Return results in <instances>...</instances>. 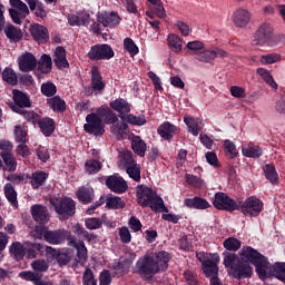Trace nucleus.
<instances>
[{"mask_svg":"<svg viewBox=\"0 0 285 285\" xmlns=\"http://www.w3.org/2000/svg\"><path fill=\"white\" fill-rule=\"evenodd\" d=\"M168 262H170V253L160 250L151 254H146L139 258L136 268L140 277L146 282H153V277L158 273H166L168 271Z\"/></svg>","mask_w":285,"mask_h":285,"instance_id":"f257e3e1","label":"nucleus"},{"mask_svg":"<svg viewBox=\"0 0 285 285\" xmlns=\"http://www.w3.org/2000/svg\"><path fill=\"white\" fill-rule=\"evenodd\" d=\"M137 204L141 208H150L154 213H168V207L164 204V198L153 190V187L147 185H138L136 187Z\"/></svg>","mask_w":285,"mask_h":285,"instance_id":"f03ea898","label":"nucleus"},{"mask_svg":"<svg viewBox=\"0 0 285 285\" xmlns=\"http://www.w3.org/2000/svg\"><path fill=\"white\" fill-rule=\"evenodd\" d=\"M239 257L242 262H246V264L255 266L258 277H262L263 273H266L265 271L268 265V258L259 253V250L250 246H246L240 249Z\"/></svg>","mask_w":285,"mask_h":285,"instance_id":"7ed1b4c3","label":"nucleus"},{"mask_svg":"<svg viewBox=\"0 0 285 285\" xmlns=\"http://www.w3.org/2000/svg\"><path fill=\"white\" fill-rule=\"evenodd\" d=\"M50 204L57 215H59V219L63 222L70 219V217H75V213H77V203L70 197H51Z\"/></svg>","mask_w":285,"mask_h":285,"instance_id":"20e7f679","label":"nucleus"},{"mask_svg":"<svg viewBox=\"0 0 285 285\" xmlns=\"http://www.w3.org/2000/svg\"><path fill=\"white\" fill-rule=\"evenodd\" d=\"M70 233L66 229L50 230L47 226L37 227V239H45L47 244L52 246H60V244H66Z\"/></svg>","mask_w":285,"mask_h":285,"instance_id":"39448f33","label":"nucleus"},{"mask_svg":"<svg viewBox=\"0 0 285 285\" xmlns=\"http://www.w3.org/2000/svg\"><path fill=\"white\" fill-rule=\"evenodd\" d=\"M115 57V50L108 43H97L90 47L87 59L89 61H110Z\"/></svg>","mask_w":285,"mask_h":285,"instance_id":"423d86ee","label":"nucleus"},{"mask_svg":"<svg viewBox=\"0 0 285 285\" xmlns=\"http://www.w3.org/2000/svg\"><path fill=\"white\" fill-rule=\"evenodd\" d=\"M238 210L247 217H259V214L264 210V202L257 196L247 197L244 204H239Z\"/></svg>","mask_w":285,"mask_h":285,"instance_id":"0eeeda50","label":"nucleus"},{"mask_svg":"<svg viewBox=\"0 0 285 285\" xmlns=\"http://www.w3.org/2000/svg\"><path fill=\"white\" fill-rule=\"evenodd\" d=\"M213 206L216 210H226L227 213L239 210V203L223 191L215 194Z\"/></svg>","mask_w":285,"mask_h":285,"instance_id":"6e6552de","label":"nucleus"},{"mask_svg":"<svg viewBox=\"0 0 285 285\" xmlns=\"http://www.w3.org/2000/svg\"><path fill=\"white\" fill-rule=\"evenodd\" d=\"M206 253L200 252L199 254H197L198 261L202 264V268H203V273L206 277H210L213 275H219V255L217 254H213L212 255V259L210 258H206Z\"/></svg>","mask_w":285,"mask_h":285,"instance_id":"1a4fd4ad","label":"nucleus"},{"mask_svg":"<svg viewBox=\"0 0 285 285\" xmlns=\"http://www.w3.org/2000/svg\"><path fill=\"white\" fill-rule=\"evenodd\" d=\"M87 124L83 125V129L88 135H95V137H99L106 132V127L101 118L92 112L86 116Z\"/></svg>","mask_w":285,"mask_h":285,"instance_id":"9d476101","label":"nucleus"},{"mask_svg":"<svg viewBox=\"0 0 285 285\" xmlns=\"http://www.w3.org/2000/svg\"><path fill=\"white\" fill-rule=\"evenodd\" d=\"M255 46H271L273 43V26L263 22L256 30L254 36Z\"/></svg>","mask_w":285,"mask_h":285,"instance_id":"9b49d317","label":"nucleus"},{"mask_svg":"<svg viewBox=\"0 0 285 285\" xmlns=\"http://www.w3.org/2000/svg\"><path fill=\"white\" fill-rule=\"evenodd\" d=\"M10 6L12 9L9 10L10 17L13 22L18 26H21V21L28 17L30 13V9H28V4L21 0H10Z\"/></svg>","mask_w":285,"mask_h":285,"instance_id":"f8f14e48","label":"nucleus"},{"mask_svg":"<svg viewBox=\"0 0 285 285\" xmlns=\"http://www.w3.org/2000/svg\"><path fill=\"white\" fill-rule=\"evenodd\" d=\"M67 246L76 248V262L78 264H85V262L88 261V248L86 247V243H83V240H77L72 234H69L67 237Z\"/></svg>","mask_w":285,"mask_h":285,"instance_id":"ddd939ff","label":"nucleus"},{"mask_svg":"<svg viewBox=\"0 0 285 285\" xmlns=\"http://www.w3.org/2000/svg\"><path fill=\"white\" fill-rule=\"evenodd\" d=\"M12 99L13 102L9 106L13 112L21 114L23 112V108H30V97H28L23 91L13 89Z\"/></svg>","mask_w":285,"mask_h":285,"instance_id":"4468645a","label":"nucleus"},{"mask_svg":"<svg viewBox=\"0 0 285 285\" xmlns=\"http://www.w3.org/2000/svg\"><path fill=\"white\" fill-rule=\"evenodd\" d=\"M91 75V88L89 87L87 89V92L89 95H92V92H98V95H101L104 90H106V82H104V76H101V71L99 70V67L92 66L90 70Z\"/></svg>","mask_w":285,"mask_h":285,"instance_id":"2eb2a0df","label":"nucleus"},{"mask_svg":"<svg viewBox=\"0 0 285 285\" xmlns=\"http://www.w3.org/2000/svg\"><path fill=\"white\" fill-rule=\"evenodd\" d=\"M106 186L111 190V193H116L117 195H124L126 190H128V183L121 176H108L106 179Z\"/></svg>","mask_w":285,"mask_h":285,"instance_id":"dca6fc26","label":"nucleus"},{"mask_svg":"<svg viewBox=\"0 0 285 285\" xmlns=\"http://www.w3.org/2000/svg\"><path fill=\"white\" fill-rule=\"evenodd\" d=\"M262 277H277L279 282L285 284V263H275L273 265L268 262Z\"/></svg>","mask_w":285,"mask_h":285,"instance_id":"f3484780","label":"nucleus"},{"mask_svg":"<svg viewBox=\"0 0 285 285\" xmlns=\"http://www.w3.org/2000/svg\"><path fill=\"white\" fill-rule=\"evenodd\" d=\"M232 275L235 277V279H248L253 277V266L239 259L237 261L234 271H232Z\"/></svg>","mask_w":285,"mask_h":285,"instance_id":"a211bd4d","label":"nucleus"},{"mask_svg":"<svg viewBox=\"0 0 285 285\" xmlns=\"http://www.w3.org/2000/svg\"><path fill=\"white\" fill-rule=\"evenodd\" d=\"M98 23H101L105 28H117L121 23V17L119 13L112 11L110 13H98L97 16Z\"/></svg>","mask_w":285,"mask_h":285,"instance_id":"6ab92c4d","label":"nucleus"},{"mask_svg":"<svg viewBox=\"0 0 285 285\" xmlns=\"http://www.w3.org/2000/svg\"><path fill=\"white\" fill-rule=\"evenodd\" d=\"M18 66L21 72H30L37 68V58L30 52L22 53L18 58Z\"/></svg>","mask_w":285,"mask_h":285,"instance_id":"aec40b11","label":"nucleus"},{"mask_svg":"<svg viewBox=\"0 0 285 285\" xmlns=\"http://www.w3.org/2000/svg\"><path fill=\"white\" fill-rule=\"evenodd\" d=\"M96 115L107 126H112V124H117V121H119V118L117 117V114H115V111H112V108H110V107H99L96 110Z\"/></svg>","mask_w":285,"mask_h":285,"instance_id":"412c9836","label":"nucleus"},{"mask_svg":"<svg viewBox=\"0 0 285 285\" xmlns=\"http://www.w3.org/2000/svg\"><path fill=\"white\" fill-rule=\"evenodd\" d=\"M157 132L160 135L161 139H165V141H170L175 135L179 132V128L169 121H165L158 127Z\"/></svg>","mask_w":285,"mask_h":285,"instance_id":"4be33fe9","label":"nucleus"},{"mask_svg":"<svg viewBox=\"0 0 285 285\" xmlns=\"http://www.w3.org/2000/svg\"><path fill=\"white\" fill-rule=\"evenodd\" d=\"M67 21L69 26H89L90 24V13L86 11H80L78 14L75 13H68Z\"/></svg>","mask_w":285,"mask_h":285,"instance_id":"5701e85b","label":"nucleus"},{"mask_svg":"<svg viewBox=\"0 0 285 285\" xmlns=\"http://www.w3.org/2000/svg\"><path fill=\"white\" fill-rule=\"evenodd\" d=\"M184 205L187 208H194L195 210H206L210 208V203L203 197L195 196L194 198H186Z\"/></svg>","mask_w":285,"mask_h":285,"instance_id":"b1692460","label":"nucleus"},{"mask_svg":"<svg viewBox=\"0 0 285 285\" xmlns=\"http://www.w3.org/2000/svg\"><path fill=\"white\" fill-rule=\"evenodd\" d=\"M53 63L58 70H66V68H70L68 58H66V49L63 47L56 48Z\"/></svg>","mask_w":285,"mask_h":285,"instance_id":"393cba45","label":"nucleus"},{"mask_svg":"<svg viewBox=\"0 0 285 285\" xmlns=\"http://www.w3.org/2000/svg\"><path fill=\"white\" fill-rule=\"evenodd\" d=\"M38 127L45 137H51L57 128V124L55 122V119L45 117L38 120Z\"/></svg>","mask_w":285,"mask_h":285,"instance_id":"a878e982","label":"nucleus"},{"mask_svg":"<svg viewBox=\"0 0 285 285\" xmlns=\"http://www.w3.org/2000/svg\"><path fill=\"white\" fill-rule=\"evenodd\" d=\"M109 108L115 110V112H119V115H128V112H130L131 105L124 98H117L109 102Z\"/></svg>","mask_w":285,"mask_h":285,"instance_id":"bb28decb","label":"nucleus"},{"mask_svg":"<svg viewBox=\"0 0 285 285\" xmlns=\"http://www.w3.org/2000/svg\"><path fill=\"white\" fill-rule=\"evenodd\" d=\"M80 204H92L95 202V189L91 187H80L76 193Z\"/></svg>","mask_w":285,"mask_h":285,"instance_id":"cd10ccee","label":"nucleus"},{"mask_svg":"<svg viewBox=\"0 0 285 285\" xmlns=\"http://www.w3.org/2000/svg\"><path fill=\"white\" fill-rule=\"evenodd\" d=\"M234 23L237 28H246L250 23V12L246 9H238L234 12Z\"/></svg>","mask_w":285,"mask_h":285,"instance_id":"c85d7f7f","label":"nucleus"},{"mask_svg":"<svg viewBox=\"0 0 285 285\" xmlns=\"http://www.w3.org/2000/svg\"><path fill=\"white\" fill-rule=\"evenodd\" d=\"M131 148L138 157H145L146 155V141L140 136H134L131 139Z\"/></svg>","mask_w":285,"mask_h":285,"instance_id":"c756f323","label":"nucleus"},{"mask_svg":"<svg viewBox=\"0 0 285 285\" xmlns=\"http://www.w3.org/2000/svg\"><path fill=\"white\" fill-rule=\"evenodd\" d=\"M1 157L4 163L3 170L14 173L17 170V158L12 153H1Z\"/></svg>","mask_w":285,"mask_h":285,"instance_id":"7c9ffc66","label":"nucleus"},{"mask_svg":"<svg viewBox=\"0 0 285 285\" xmlns=\"http://www.w3.org/2000/svg\"><path fill=\"white\" fill-rule=\"evenodd\" d=\"M47 104L53 112H66V100L59 96H55L47 100Z\"/></svg>","mask_w":285,"mask_h":285,"instance_id":"2f4dec72","label":"nucleus"},{"mask_svg":"<svg viewBox=\"0 0 285 285\" xmlns=\"http://www.w3.org/2000/svg\"><path fill=\"white\" fill-rule=\"evenodd\" d=\"M9 253L11 257L16 259V262H20V259H23V257L26 256V247H23L21 243L14 242L9 247Z\"/></svg>","mask_w":285,"mask_h":285,"instance_id":"473e14b6","label":"nucleus"},{"mask_svg":"<svg viewBox=\"0 0 285 285\" xmlns=\"http://www.w3.org/2000/svg\"><path fill=\"white\" fill-rule=\"evenodd\" d=\"M38 70L42 72V75H48L52 71V58L50 55L43 53L38 61Z\"/></svg>","mask_w":285,"mask_h":285,"instance_id":"72a5a7b5","label":"nucleus"},{"mask_svg":"<svg viewBox=\"0 0 285 285\" xmlns=\"http://www.w3.org/2000/svg\"><path fill=\"white\" fill-rule=\"evenodd\" d=\"M242 153L244 157H252L253 159H259L263 155L262 148L253 142H249L247 147H243Z\"/></svg>","mask_w":285,"mask_h":285,"instance_id":"f704fd0d","label":"nucleus"},{"mask_svg":"<svg viewBox=\"0 0 285 285\" xmlns=\"http://www.w3.org/2000/svg\"><path fill=\"white\" fill-rule=\"evenodd\" d=\"M50 222V212L43 205H37V224L46 226Z\"/></svg>","mask_w":285,"mask_h":285,"instance_id":"c9c22d12","label":"nucleus"},{"mask_svg":"<svg viewBox=\"0 0 285 285\" xmlns=\"http://www.w3.org/2000/svg\"><path fill=\"white\" fill-rule=\"evenodd\" d=\"M4 197L8 199L9 204L13 206V208L19 207V202L17 200V190H14V187L10 183L4 185Z\"/></svg>","mask_w":285,"mask_h":285,"instance_id":"e433bc0d","label":"nucleus"},{"mask_svg":"<svg viewBox=\"0 0 285 285\" xmlns=\"http://www.w3.org/2000/svg\"><path fill=\"white\" fill-rule=\"evenodd\" d=\"M224 153L227 159H236L239 156V151L237 150V146L229 139H226L223 144Z\"/></svg>","mask_w":285,"mask_h":285,"instance_id":"4c0bfd02","label":"nucleus"},{"mask_svg":"<svg viewBox=\"0 0 285 285\" xmlns=\"http://www.w3.org/2000/svg\"><path fill=\"white\" fill-rule=\"evenodd\" d=\"M256 72L257 75H259V77H262L263 81H265L267 86H271V88H273L274 90H277L278 88L277 82L273 78V75H271V71H268L265 68H258Z\"/></svg>","mask_w":285,"mask_h":285,"instance_id":"58836bf2","label":"nucleus"},{"mask_svg":"<svg viewBox=\"0 0 285 285\" xmlns=\"http://www.w3.org/2000/svg\"><path fill=\"white\" fill-rule=\"evenodd\" d=\"M73 233L76 234V235H78V237H83V239L86 240V242H88V244H90L91 242H95V239H97V235H95V234H90L88 230H86V228H83L82 226H81V224H76L75 226H73Z\"/></svg>","mask_w":285,"mask_h":285,"instance_id":"ea45409f","label":"nucleus"},{"mask_svg":"<svg viewBox=\"0 0 285 285\" xmlns=\"http://www.w3.org/2000/svg\"><path fill=\"white\" fill-rule=\"evenodd\" d=\"M106 203V208H109L111 210H117L119 208H124V200L121 199V197L118 196H112L111 194H109L106 198H105Z\"/></svg>","mask_w":285,"mask_h":285,"instance_id":"a19ab883","label":"nucleus"},{"mask_svg":"<svg viewBox=\"0 0 285 285\" xmlns=\"http://www.w3.org/2000/svg\"><path fill=\"white\" fill-rule=\"evenodd\" d=\"M223 256H224L223 264L225 268H230V271H234L235 266H237V264L235 263L239 262V257H237V254L230 253V252H224Z\"/></svg>","mask_w":285,"mask_h":285,"instance_id":"79ce46f5","label":"nucleus"},{"mask_svg":"<svg viewBox=\"0 0 285 285\" xmlns=\"http://www.w3.org/2000/svg\"><path fill=\"white\" fill-rule=\"evenodd\" d=\"M4 35L8 37V39H11V41H20L21 37H23L21 30L17 29L12 24H7L4 27Z\"/></svg>","mask_w":285,"mask_h":285,"instance_id":"37998d69","label":"nucleus"},{"mask_svg":"<svg viewBox=\"0 0 285 285\" xmlns=\"http://www.w3.org/2000/svg\"><path fill=\"white\" fill-rule=\"evenodd\" d=\"M224 248L226 250H229L230 253H237L239 248H242V240L235 238V237H228L223 243Z\"/></svg>","mask_w":285,"mask_h":285,"instance_id":"c03bdc74","label":"nucleus"},{"mask_svg":"<svg viewBox=\"0 0 285 285\" xmlns=\"http://www.w3.org/2000/svg\"><path fill=\"white\" fill-rule=\"evenodd\" d=\"M101 168H102L101 161L97 159H88L85 163V169H86V173H88V175H97V173H99Z\"/></svg>","mask_w":285,"mask_h":285,"instance_id":"a18cd8bd","label":"nucleus"},{"mask_svg":"<svg viewBox=\"0 0 285 285\" xmlns=\"http://www.w3.org/2000/svg\"><path fill=\"white\" fill-rule=\"evenodd\" d=\"M50 41V33L48 28L43 24H37V43H48Z\"/></svg>","mask_w":285,"mask_h":285,"instance_id":"49530a36","label":"nucleus"},{"mask_svg":"<svg viewBox=\"0 0 285 285\" xmlns=\"http://www.w3.org/2000/svg\"><path fill=\"white\" fill-rule=\"evenodd\" d=\"M184 124H186L188 128V132H191L194 137H197L199 135V131L202 128H199V122L195 120L193 117H184Z\"/></svg>","mask_w":285,"mask_h":285,"instance_id":"de8ad7c7","label":"nucleus"},{"mask_svg":"<svg viewBox=\"0 0 285 285\" xmlns=\"http://www.w3.org/2000/svg\"><path fill=\"white\" fill-rule=\"evenodd\" d=\"M120 164L125 170H128V168L137 166V160H135V156H132L131 151H125L120 159Z\"/></svg>","mask_w":285,"mask_h":285,"instance_id":"09e8293b","label":"nucleus"},{"mask_svg":"<svg viewBox=\"0 0 285 285\" xmlns=\"http://www.w3.org/2000/svg\"><path fill=\"white\" fill-rule=\"evenodd\" d=\"M266 179L271 181V184H277V180L279 179L277 175V170L275 167L271 164H267L263 168Z\"/></svg>","mask_w":285,"mask_h":285,"instance_id":"8fccbe9b","label":"nucleus"},{"mask_svg":"<svg viewBox=\"0 0 285 285\" xmlns=\"http://www.w3.org/2000/svg\"><path fill=\"white\" fill-rule=\"evenodd\" d=\"M215 52L213 50H204L196 52L195 59L197 61H202L203 63H210V61H215Z\"/></svg>","mask_w":285,"mask_h":285,"instance_id":"3c124183","label":"nucleus"},{"mask_svg":"<svg viewBox=\"0 0 285 285\" xmlns=\"http://www.w3.org/2000/svg\"><path fill=\"white\" fill-rule=\"evenodd\" d=\"M259 61L263 66H271L282 61V56L279 53H267L259 57Z\"/></svg>","mask_w":285,"mask_h":285,"instance_id":"603ef678","label":"nucleus"},{"mask_svg":"<svg viewBox=\"0 0 285 285\" xmlns=\"http://www.w3.org/2000/svg\"><path fill=\"white\" fill-rule=\"evenodd\" d=\"M168 46L173 52H179L181 50V38L175 33H170L167 38Z\"/></svg>","mask_w":285,"mask_h":285,"instance_id":"864d4df0","label":"nucleus"},{"mask_svg":"<svg viewBox=\"0 0 285 285\" xmlns=\"http://www.w3.org/2000/svg\"><path fill=\"white\" fill-rule=\"evenodd\" d=\"M124 50L130 55V57H136L139 55V47L135 43V40L131 38H126L124 40Z\"/></svg>","mask_w":285,"mask_h":285,"instance_id":"5fc2aeb1","label":"nucleus"},{"mask_svg":"<svg viewBox=\"0 0 285 285\" xmlns=\"http://www.w3.org/2000/svg\"><path fill=\"white\" fill-rule=\"evenodd\" d=\"M40 90L45 97H55L57 95V86L52 81L42 83Z\"/></svg>","mask_w":285,"mask_h":285,"instance_id":"6e6d98bb","label":"nucleus"},{"mask_svg":"<svg viewBox=\"0 0 285 285\" xmlns=\"http://www.w3.org/2000/svg\"><path fill=\"white\" fill-rule=\"evenodd\" d=\"M13 135L17 144H26V141H28V139L26 138L28 136V132L26 131V128H23V126L21 125L14 127Z\"/></svg>","mask_w":285,"mask_h":285,"instance_id":"4d7b16f0","label":"nucleus"},{"mask_svg":"<svg viewBox=\"0 0 285 285\" xmlns=\"http://www.w3.org/2000/svg\"><path fill=\"white\" fill-rule=\"evenodd\" d=\"M185 180L193 188H202L204 186V179L193 174H185Z\"/></svg>","mask_w":285,"mask_h":285,"instance_id":"13d9d810","label":"nucleus"},{"mask_svg":"<svg viewBox=\"0 0 285 285\" xmlns=\"http://www.w3.org/2000/svg\"><path fill=\"white\" fill-rule=\"evenodd\" d=\"M2 79L7 81V83H10V86H17V73L10 68H6L2 71Z\"/></svg>","mask_w":285,"mask_h":285,"instance_id":"bf43d9fd","label":"nucleus"},{"mask_svg":"<svg viewBox=\"0 0 285 285\" xmlns=\"http://www.w3.org/2000/svg\"><path fill=\"white\" fill-rule=\"evenodd\" d=\"M126 173L134 181H141V167L138 164L134 167H127Z\"/></svg>","mask_w":285,"mask_h":285,"instance_id":"052dcab7","label":"nucleus"},{"mask_svg":"<svg viewBox=\"0 0 285 285\" xmlns=\"http://www.w3.org/2000/svg\"><path fill=\"white\" fill-rule=\"evenodd\" d=\"M85 226L88 228V230H99V228L104 226V223L97 217L86 218Z\"/></svg>","mask_w":285,"mask_h":285,"instance_id":"680f3d73","label":"nucleus"},{"mask_svg":"<svg viewBox=\"0 0 285 285\" xmlns=\"http://www.w3.org/2000/svg\"><path fill=\"white\" fill-rule=\"evenodd\" d=\"M127 124H131V126H145L146 124V116H135L132 114L127 115L126 117Z\"/></svg>","mask_w":285,"mask_h":285,"instance_id":"e2e57ef3","label":"nucleus"},{"mask_svg":"<svg viewBox=\"0 0 285 285\" xmlns=\"http://www.w3.org/2000/svg\"><path fill=\"white\" fill-rule=\"evenodd\" d=\"M82 285H97V279H95V273L90 267H87L82 274Z\"/></svg>","mask_w":285,"mask_h":285,"instance_id":"0e129e2a","label":"nucleus"},{"mask_svg":"<svg viewBox=\"0 0 285 285\" xmlns=\"http://www.w3.org/2000/svg\"><path fill=\"white\" fill-rule=\"evenodd\" d=\"M154 7V13L158 17V19H166V9L164 8V2L161 0H156L151 2Z\"/></svg>","mask_w":285,"mask_h":285,"instance_id":"69168bd1","label":"nucleus"},{"mask_svg":"<svg viewBox=\"0 0 285 285\" xmlns=\"http://www.w3.org/2000/svg\"><path fill=\"white\" fill-rule=\"evenodd\" d=\"M112 284V275L110 271L104 269L99 276V285H110Z\"/></svg>","mask_w":285,"mask_h":285,"instance_id":"338daca9","label":"nucleus"},{"mask_svg":"<svg viewBox=\"0 0 285 285\" xmlns=\"http://www.w3.org/2000/svg\"><path fill=\"white\" fill-rule=\"evenodd\" d=\"M274 109L277 115H285V91L279 99L276 100Z\"/></svg>","mask_w":285,"mask_h":285,"instance_id":"774afa93","label":"nucleus"}]
</instances>
